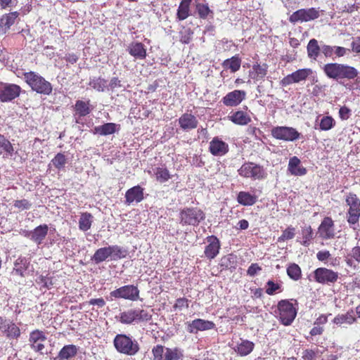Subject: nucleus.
Masks as SVG:
<instances>
[{
	"label": "nucleus",
	"mask_w": 360,
	"mask_h": 360,
	"mask_svg": "<svg viewBox=\"0 0 360 360\" xmlns=\"http://www.w3.org/2000/svg\"><path fill=\"white\" fill-rule=\"evenodd\" d=\"M326 76L343 84L344 80H352L357 77L359 71L347 64L329 63L322 67Z\"/></svg>",
	"instance_id": "obj_1"
},
{
	"label": "nucleus",
	"mask_w": 360,
	"mask_h": 360,
	"mask_svg": "<svg viewBox=\"0 0 360 360\" xmlns=\"http://www.w3.org/2000/svg\"><path fill=\"white\" fill-rule=\"evenodd\" d=\"M24 78L32 89L38 94L49 95L52 92L51 84L34 72H25Z\"/></svg>",
	"instance_id": "obj_2"
},
{
	"label": "nucleus",
	"mask_w": 360,
	"mask_h": 360,
	"mask_svg": "<svg viewBox=\"0 0 360 360\" xmlns=\"http://www.w3.org/2000/svg\"><path fill=\"white\" fill-rule=\"evenodd\" d=\"M113 343L117 352L129 356L135 355L139 350L138 342L124 334L117 335Z\"/></svg>",
	"instance_id": "obj_3"
},
{
	"label": "nucleus",
	"mask_w": 360,
	"mask_h": 360,
	"mask_svg": "<svg viewBox=\"0 0 360 360\" xmlns=\"http://www.w3.org/2000/svg\"><path fill=\"white\" fill-rule=\"evenodd\" d=\"M292 300H282L278 303V317L279 321L284 326H290L296 317L297 309L292 303Z\"/></svg>",
	"instance_id": "obj_4"
},
{
	"label": "nucleus",
	"mask_w": 360,
	"mask_h": 360,
	"mask_svg": "<svg viewBox=\"0 0 360 360\" xmlns=\"http://www.w3.org/2000/svg\"><path fill=\"white\" fill-rule=\"evenodd\" d=\"M180 224L184 225L197 226L204 220L205 214L198 207H186L179 213Z\"/></svg>",
	"instance_id": "obj_5"
},
{
	"label": "nucleus",
	"mask_w": 360,
	"mask_h": 360,
	"mask_svg": "<svg viewBox=\"0 0 360 360\" xmlns=\"http://www.w3.org/2000/svg\"><path fill=\"white\" fill-rule=\"evenodd\" d=\"M347 205L349 207L347 212V221L354 225L358 223L360 217V200L356 194L349 193L346 197Z\"/></svg>",
	"instance_id": "obj_6"
},
{
	"label": "nucleus",
	"mask_w": 360,
	"mask_h": 360,
	"mask_svg": "<svg viewBox=\"0 0 360 360\" xmlns=\"http://www.w3.org/2000/svg\"><path fill=\"white\" fill-rule=\"evenodd\" d=\"M240 176L252 179H264L266 173L264 168L253 162H245L238 170Z\"/></svg>",
	"instance_id": "obj_7"
},
{
	"label": "nucleus",
	"mask_w": 360,
	"mask_h": 360,
	"mask_svg": "<svg viewBox=\"0 0 360 360\" xmlns=\"http://www.w3.org/2000/svg\"><path fill=\"white\" fill-rule=\"evenodd\" d=\"M272 136L285 141H295L300 138V133L290 127H275L271 131Z\"/></svg>",
	"instance_id": "obj_8"
},
{
	"label": "nucleus",
	"mask_w": 360,
	"mask_h": 360,
	"mask_svg": "<svg viewBox=\"0 0 360 360\" xmlns=\"http://www.w3.org/2000/svg\"><path fill=\"white\" fill-rule=\"evenodd\" d=\"M111 297L136 301L139 299V290L134 285L122 286L110 292Z\"/></svg>",
	"instance_id": "obj_9"
},
{
	"label": "nucleus",
	"mask_w": 360,
	"mask_h": 360,
	"mask_svg": "<svg viewBox=\"0 0 360 360\" xmlns=\"http://www.w3.org/2000/svg\"><path fill=\"white\" fill-rule=\"evenodd\" d=\"M21 92L20 86L10 83H0V101L8 103L18 98Z\"/></svg>",
	"instance_id": "obj_10"
},
{
	"label": "nucleus",
	"mask_w": 360,
	"mask_h": 360,
	"mask_svg": "<svg viewBox=\"0 0 360 360\" xmlns=\"http://www.w3.org/2000/svg\"><path fill=\"white\" fill-rule=\"evenodd\" d=\"M313 74L314 71L311 68L299 69L283 77L281 81V84L286 86L293 83H299L306 80Z\"/></svg>",
	"instance_id": "obj_11"
},
{
	"label": "nucleus",
	"mask_w": 360,
	"mask_h": 360,
	"mask_svg": "<svg viewBox=\"0 0 360 360\" xmlns=\"http://www.w3.org/2000/svg\"><path fill=\"white\" fill-rule=\"evenodd\" d=\"M315 281L321 284L335 283L338 279V273L331 269L319 267L314 271Z\"/></svg>",
	"instance_id": "obj_12"
},
{
	"label": "nucleus",
	"mask_w": 360,
	"mask_h": 360,
	"mask_svg": "<svg viewBox=\"0 0 360 360\" xmlns=\"http://www.w3.org/2000/svg\"><path fill=\"white\" fill-rule=\"evenodd\" d=\"M319 17V11L314 8H311L308 9H300L294 12L290 16L289 20L292 23H296L297 22H308L315 20Z\"/></svg>",
	"instance_id": "obj_13"
},
{
	"label": "nucleus",
	"mask_w": 360,
	"mask_h": 360,
	"mask_svg": "<svg viewBox=\"0 0 360 360\" xmlns=\"http://www.w3.org/2000/svg\"><path fill=\"white\" fill-rule=\"evenodd\" d=\"M0 331L8 338L18 339L20 336L19 327L4 316H0Z\"/></svg>",
	"instance_id": "obj_14"
},
{
	"label": "nucleus",
	"mask_w": 360,
	"mask_h": 360,
	"mask_svg": "<svg viewBox=\"0 0 360 360\" xmlns=\"http://www.w3.org/2000/svg\"><path fill=\"white\" fill-rule=\"evenodd\" d=\"M46 340L45 333L34 330L30 333L29 342L32 350L37 352L43 353L45 347L44 342Z\"/></svg>",
	"instance_id": "obj_15"
},
{
	"label": "nucleus",
	"mask_w": 360,
	"mask_h": 360,
	"mask_svg": "<svg viewBox=\"0 0 360 360\" xmlns=\"http://www.w3.org/2000/svg\"><path fill=\"white\" fill-rule=\"evenodd\" d=\"M215 328V323L212 321L196 319L187 323L186 330L188 333L196 334L198 331L212 330Z\"/></svg>",
	"instance_id": "obj_16"
},
{
	"label": "nucleus",
	"mask_w": 360,
	"mask_h": 360,
	"mask_svg": "<svg viewBox=\"0 0 360 360\" xmlns=\"http://www.w3.org/2000/svg\"><path fill=\"white\" fill-rule=\"evenodd\" d=\"M246 92L243 90H234L223 97V104L228 107H236L245 99Z\"/></svg>",
	"instance_id": "obj_17"
},
{
	"label": "nucleus",
	"mask_w": 360,
	"mask_h": 360,
	"mask_svg": "<svg viewBox=\"0 0 360 360\" xmlns=\"http://www.w3.org/2000/svg\"><path fill=\"white\" fill-rule=\"evenodd\" d=\"M318 233L323 239L328 240L334 238L335 229L334 223L331 218L325 217L321 221Z\"/></svg>",
	"instance_id": "obj_18"
},
{
	"label": "nucleus",
	"mask_w": 360,
	"mask_h": 360,
	"mask_svg": "<svg viewBox=\"0 0 360 360\" xmlns=\"http://www.w3.org/2000/svg\"><path fill=\"white\" fill-rule=\"evenodd\" d=\"M144 189L140 186H135L128 189L125 193V204L130 205L133 202L139 203L144 198Z\"/></svg>",
	"instance_id": "obj_19"
},
{
	"label": "nucleus",
	"mask_w": 360,
	"mask_h": 360,
	"mask_svg": "<svg viewBox=\"0 0 360 360\" xmlns=\"http://www.w3.org/2000/svg\"><path fill=\"white\" fill-rule=\"evenodd\" d=\"M30 265V259L25 257H19L14 262V266L11 271L13 276L25 277L26 271Z\"/></svg>",
	"instance_id": "obj_20"
},
{
	"label": "nucleus",
	"mask_w": 360,
	"mask_h": 360,
	"mask_svg": "<svg viewBox=\"0 0 360 360\" xmlns=\"http://www.w3.org/2000/svg\"><path fill=\"white\" fill-rule=\"evenodd\" d=\"M210 151L213 155L222 156L229 151V146L218 137H215L210 143Z\"/></svg>",
	"instance_id": "obj_21"
},
{
	"label": "nucleus",
	"mask_w": 360,
	"mask_h": 360,
	"mask_svg": "<svg viewBox=\"0 0 360 360\" xmlns=\"http://www.w3.org/2000/svg\"><path fill=\"white\" fill-rule=\"evenodd\" d=\"M127 51L135 59L143 60L146 57V49L141 42L133 41L130 43Z\"/></svg>",
	"instance_id": "obj_22"
},
{
	"label": "nucleus",
	"mask_w": 360,
	"mask_h": 360,
	"mask_svg": "<svg viewBox=\"0 0 360 360\" xmlns=\"http://www.w3.org/2000/svg\"><path fill=\"white\" fill-rule=\"evenodd\" d=\"M207 242L208 245L205 249V255L208 259H212L218 255L220 243L219 239L214 236L207 237Z\"/></svg>",
	"instance_id": "obj_23"
},
{
	"label": "nucleus",
	"mask_w": 360,
	"mask_h": 360,
	"mask_svg": "<svg viewBox=\"0 0 360 360\" xmlns=\"http://www.w3.org/2000/svg\"><path fill=\"white\" fill-rule=\"evenodd\" d=\"M197 118L190 113H184L179 118V124L184 131H190L198 126Z\"/></svg>",
	"instance_id": "obj_24"
},
{
	"label": "nucleus",
	"mask_w": 360,
	"mask_h": 360,
	"mask_svg": "<svg viewBox=\"0 0 360 360\" xmlns=\"http://www.w3.org/2000/svg\"><path fill=\"white\" fill-rule=\"evenodd\" d=\"M288 170L294 176H303L307 174L306 168L301 165L300 160L296 156H293L290 159Z\"/></svg>",
	"instance_id": "obj_25"
},
{
	"label": "nucleus",
	"mask_w": 360,
	"mask_h": 360,
	"mask_svg": "<svg viewBox=\"0 0 360 360\" xmlns=\"http://www.w3.org/2000/svg\"><path fill=\"white\" fill-rule=\"evenodd\" d=\"M134 323L149 322L152 319L153 309L147 310L140 308L133 309Z\"/></svg>",
	"instance_id": "obj_26"
},
{
	"label": "nucleus",
	"mask_w": 360,
	"mask_h": 360,
	"mask_svg": "<svg viewBox=\"0 0 360 360\" xmlns=\"http://www.w3.org/2000/svg\"><path fill=\"white\" fill-rule=\"evenodd\" d=\"M49 227L46 224L39 225L32 231L31 240L40 245L48 233Z\"/></svg>",
	"instance_id": "obj_27"
},
{
	"label": "nucleus",
	"mask_w": 360,
	"mask_h": 360,
	"mask_svg": "<svg viewBox=\"0 0 360 360\" xmlns=\"http://www.w3.org/2000/svg\"><path fill=\"white\" fill-rule=\"evenodd\" d=\"M307 56L309 59L316 60L321 52V46L316 39H311L309 41L307 46Z\"/></svg>",
	"instance_id": "obj_28"
},
{
	"label": "nucleus",
	"mask_w": 360,
	"mask_h": 360,
	"mask_svg": "<svg viewBox=\"0 0 360 360\" xmlns=\"http://www.w3.org/2000/svg\"><path fill=\"white\" fill-rule=\"evenodd\" d=\"M78 352V348L74 345L64 346L58 353V358L60 360H70L75 357Z\"/></svg>",
	"instance_id": "obj_29"
},
{
	"label": "nucleus",
	"mask_w": 360,
	"mask_h": 360,
	"mask_svg": "<svg viewBox=\"0 0 360 360\" xmlns=\"http://www.w3.org/2000/svg\"><path fill=\"white\" fill-rule=\"evenodd\" d=\"M229 119L236 124L246 125L251 122L250 117L244 111L238 110L229 116Z\"/></svg>",
	"instance_id": "obj_30"
},
{
	"label": "nucleus",
	"mask_w": 360,
	"mask_h": 360,
	"mask_svg": "<svg viewBox=\"0 0 360 360\" xmlns=\"http://www.w3.org/2000/svg\"><path fill=\"white\" fill-rule=\"evenodd\" d=\"M120 126L115 123L108 122L94 128L95 133L102 136L110 135L118 131Z\"/></svg>",
	"instance_id": "obj_31"
},
{
	"label": "nucleus",
	"mask_w": 360,
	"mask_h": 360,
	"mask_svg": "<svg viewBox=\"0 0 360 360\" xmlns=\"http://www.w3.org/2000/svg\"><path fill=\"white\" fill-rule=\"evenodd\" d=\"M255 347V344L249 340H242L234 347L235 351L241 356H245L252 352Z\"/></svg>",
	"instance_id": "obj_32"
},
{
	"label": "nucleus",
	"mask_w": 360,
	"mask_h": 360,
	"mask_svg": "<svg viewBox=\"0 0 360 360\" xmlns=\"http://www.w3.org/2000/svg\"><path fill=\"white\" fill-rule=\"evenodd\" d=\"M238 203L244 206H251L257 202V196L249 192L240 191L237 196Z\"/></svg>",
	"instance_id": "obj_33"
},
{
	"label": "nucleus",
	"mask_w": 360,
	"mask_h": 360,
	"mask_svg": "<svg viewBox=\"0 0 360 360\" xmlns=\"http://www.w3.org/2000/svg\"><path fill=\"white\" fill-rule=\"evenodd\" d=\"M93 215L89 212H86L81 213L78 223L79 229L82 231L89 230L93 223Z\"/></svg>",
	"instance_id": "obj_34"
},
{
	"label": "nucleus",
	"mask_w": 360,
	"mask_h": 360,
	"mask_svg": "<svg viewBox=\"0 0 360 360\" xmlns=\"http://www.w3.org/2000/svg\"><path fill=\"white\" fill-rule=\"evenodd\" d=\"M241 60L238 55L225 60L222 66L225 69H230L232 72L238 71L240 68Z\"/></svg>",
	"instance_id": "obj_35"
},
{
	"label": "nucleus",
	"mask_w": 360,
	"mask_h": 360,
	"mask_svg": "<svg viewBox=\"0 0 360 360\" xmlns=\"http://www.w3.org/2000/svg\"><path fill=\"white\" fill-rule=\"evenodd\" d=\"M267 73V65L263 64L254 65L252 66V70L250 72V77L255 80L262 79Z\"/></svg>",
	"instance_id": "obj_36"
},
{
	"label": "nucleus",
	"mask_w": 360,
	"mask_h": 360,
	"mask_svg": "<svg viewBox=\"0 0 360 360\" xmlns=\"http://www.w3.org/2000/svg\"><path fill=\"white\" fill-rule=\"evenodd\" d=\"M191 0H182L179 6L176 16L179 20H184L189 15Z\"/></svg>",
	"instance_id": "obj_37"
},
{
	"label": "nucleus",
	"mask_w": 360,
	"mask_h": 360,
	"mask_svg": "<svg viewBox=\"0 0 360 360\" xmlns=\"http://www.w3.org/2000/svg\"><path fill=\"white\" fill-rule=\"evenodd\" d=\"M110 257L108 247L101 248L98 249L91 257V260L96 264H99L105 261Z\"/></svg>",
	"instance_id": "obj_38"
},
{
	"label": "nucleus",
	"mask_w": 360,
	"mask_h": 360,
	"mask_svg": "<svg viewBox=\"0 0 360 360\" xmlns=\"http://www.w3.org/2000/svg\"><path fill=\"white\" fill-rule=\"evenodd\" d=\"M110 257L111 260H117L126 257L127 250L118 245H109Z\"/></svg>",
	"instance_id": "obj_39"
},
{
	"label": "nucleus",
	"mask_w": 360,
	"mask_h": 360,
	"mask_svg": "<svg viewBox=\"0 0 360 360\" xmlns=\"http://www.w3.org/2000/svg\"><path fill=\"white\" fill-rule=\"evenodd\" d=\"M89 86L99 92H103L107 89V81L101 77L90 78Z\"/></svg>",
	"instance_id": "obj_40"
},
{
	"label": "nucleus",
	"mask_w": 360,
	"mask_h": 360,
	"mask_svg": "<svg viewBox=\"0 0 360 360\" xmlns=\"http://www.w3.org/2000/svg\"><path fill=\"white\" fill-rule=\"evenodd\" d=\"M134 312L133 309H129L127 311H124L121 312L119 316H117L115 318L117 321L123 324H132L134 323Z\"/></svg>",
	"instance_id": "obj_41"
},
{
	"label": "nucleus",
	"mask_w": 360,
	"mask_h": 360,
	"mask_svg": "<svg viewBox=\"0 0 360 360\" xmlns=\"http://www.w3.org/2000/svg\"><path fill=\"white\" fill-rule=\"evenodd\" d=\"M154 174L158 181L160 183H165L170 178L171 175L166 168L158 167L154 169Z\"/></svg>",
	"instance_id": "obj_42"
},
{
	"label": "nucleus",
	"mask_w": 360,
	"mask_h": 360,
	"mask_svg": "<svg viewBox=\"0 0 360 360\" xmlns=\"http://www.w3.org/2000/svg\"><path fill=\"white\" fill-rule=\"evenodd\" d=\"M183 356L181 349L178 348H166L164 360H179Z\"/></svg>",
	"instance_id": "obj_43"
},
{
	"label": "nucleus",
	"mask_w": 360,
	"mask_h": 360,
	"mask_svg": "<svg viewBox=\"0 0 360 360\" xmlns=\"http://www.w3.org/2000/svg\"><path fill=\"white\" fill-rule=\"evenodd\" d=\"M67 163V158L63 153H58L51 160V164H52L57 169H63Z\"/></svg>",
	"instance_id": "obj_44"
},
{
	"label": "nucleus",
	"mask_w": 360,
	"mask_h": 360,
	"mask_svg": "<svg viewBox=\"0 0 360 360\" xmlns=\"http://www.w3.org/2000/svg\"><path fill=\"white\" fill-rule=\"evenodd\" d=\"M335 124V121L331 116H324L320 120L319 129L328 131L331 129Z\"/></svg>",
	"instance_id": "obj_45"
},
{
	"label": "nucleus",
	"mask_w": 360,
	"mask_h": 360,
	"mask_svg": "<svg viewBox=\"0 0 360 360\" xmlns=\"http://www.w3.org/2000/svg\"><path fill=\"white\" fill-rule=\"evenodd\" d=\"M75 109L77 113L80 117H84L89 114L90 109L89 106V103H86L82 101H77L75 105Z\"/></svg>",
	"instance_id": "obj_46"
},
{
	"label": "nucleus",
	"mask_w": 360,
	"mask_h": 360,
	"mask_svg": "<svg viewBox=\"0 0 360 360\" xmlns=\"http://www.w3.org/2000/svg\"><path fill=\"white\" fill-rule=\"evenodd\" d=\"M287 274L290 278L297 281L301 278V269L297 264H291L287 268Z\"/></svg>",
	"instance_id": "obj_47"
},
{
	"label": "nucleus",
	"mask_w": 360,
	"mask_h": 360,
	"mask_svg": "<svg viewBox=\"0 0 360 360\" xmlns=\"http://www.w3.org/2000/svg\"><path fill=\"white\" fill-rule=\"evenodd\" d=\"M18 15L17 13H10L4 16H3L0 20V25L1 27H5L6 28H9L12 25L14 24L15 19L17 18Z\"/></svg>",
	"instance_id": "obj_48"
},
{
	"label": "nucleus",
	"mask_w": 360,
	"mask_h": 360,
	"mask_svg": "<svg viewBox=\"0 0 360 360\" xmlns=\"http://www.w3.org/2000/svg\"><path fill=\"white\" fill-rule=\"evenodd\" d=\"M302 245L309 246L311 240L313 238V232L310 226H305L302 229Z\"/></svg>",
	"instance_id": "obj_49"
},
{
	"label": "nucleus",
	"mask_w": 360,
	"mask_h": 360,
	"mask_svg": "<svg viewBox=\"0 0 360 360\" xmlns=\"http://www.w3.org/2000/svg\"><path fill=\"white\" fill-rule=\"evenodd\" d=\"M165 349L164 346L160 345L155 346L152 349L153 360H164Z\"/></svg>",
	"instance_id": "obj_50"
},
{
	"label": "nucleus",
	"mask_w": 360,
	"mask_h": 360,
	"mask_svg": "<svg viewBox=\"0 0 360 360\" xmlns=\"http://www.w3.org/2000/svg\"><path fill=\"white\" fill-rule=\"evenodd\" d=\"M354 321H355V319L349 313H347L346 314H344V315L343 314L338 315V316H335L333 319V322L335 324H342L345 322L351 324Z\"/></svg>",
	"instance_id": "obj_51"
},
{
	"label": "nucleus",
	"mask_w": 360,
	"mask_h": 360,
	"mask_svg": "<svg viewBox=\"0 0 360 360\" xmlns=\"http://www.w3.org/2000/svg\"><path fill=\"white\" fill-rule=\"evenodd\" d=\"M196 10L199 16L203 19L207 18L209 14L212 13L207 4H198Z\"/></svg>",
	"instance_id": "obj_52"
},
{
	"label": "nucleus",
	"mask_w": 360,
	"mask_h": 360,
	"mask_svg": "<svg viewBox=\"0 0 360 360\" xmlns=\"http://www.w3.org/2000/svg\"><path fill=\"white\" fill-rule=\"evenodd\" d=\"M0 147L9 155H12L13 153L14 150L12 144L4 135L1 134H0Z\"/></svg>",
	"instance_id": "obj_53"
},
{
	"label": "nucleus",
	"mask_w": 360,
	"mask_h": 360,
	"mask_svg": "<svg viewBox=\"0 0 360 360\" xmlns=\"http://www.w3.org/2000/svg\"><path fill=\"white\" fill-rule=\"evenodd\" d=\"M295 236V229L293 227H288L283 231L282 235L278 238V241L281 242L285 240H290Z\"/></svg>",
	"instance_id": "obj_54"
},
{
	"label": "nucleus",
	"mask_w": 360,
	"mask_h": 360,
	"mask_svg": "<svg viewBox=\"0 0 360 360\" xmlns=\"http://www.w3.org/2000/svg\"><path fill=\"white\" fill-rule=\"evenodd\" d=\"M281 286L279 284L275 283L272 281H269L266 283V292L270 295H274L277 290H281Z\"/></svg>",
	"instance_id": "obj_55"
},
{
	"label": "nucleus",
	"mask_w": 360,
	"mask_h": 360,
	"mask_svg": "<svg viewBox=\"0 0 360 360\" xmlns=\"http://www.w3.org/2000/svg\"><path fill=\"white\" fill-rule=\"evenodd\" d=\"M14 207L20 210H29L31 208L32 204L26 199L18 200L14 202Z\"/></svg>",
	"instance_id": "obj_56"
},
{
	"label": "nucleus",
	"mask_w": 360,
	"mask_h": 360,
	"mask_svg": "<svg viewBox=\"0 0 360 360\" xmlns=\"http://www.w3.org/2000/svg\"><path fill=\"white\" fill-rule=\"evenodd\" d=\"M350 52V50L342 46H333V56L340 58L346 56Z\"/></svg>",
	"instance_id": "obj_57"
},
{
	"label": "nucleus",
	"mask_w": 360,
	"mask_h": 360,
	"mask_svg": "<svg viewBox=\"0 0 360 360\" xmlns=\"http://www.w3.org/2000/svg\"><path fill=\"white\" fill-rule=\"evenodd\" d=\"M321 53L326 58H333V46L327 44L321 45Z\"/></svg>",
	"instance_id": "obj_58"
},
{
	"label": "nucleus",
	"mask_w": 360,
	"mask_h": 360,
	"mask_svg": "<svg viewBox=\"0 0 360 360\" xmlns=\"http://www.w3.org/2000/svg\"><path fill=\"white\" fill-rule=\"evenodd\" d=\"M37 282L39 284H41L42 287L47 289H49L51 286L53 285V283L51 279L43 276H40L37 278Z\"/></svg>",
	"instance_id": "obj_59"
},
{
	"label": "nucleus",
	"mask_w": 360,
	"mask_h": 360,
	"mask_svg": "<svg viewBox=\"0 0 360 360\" xmlns=\"http://www.w3.org/2000/svg\"><path fill=\"white\" fill-rule=\"evenodd\" d=\"M351 115V110L347 106H342L340 108L339 116L341 120H347Z\"/></svg>",
	"instance_id": "obj_60"
},
{
	"label": "nucleus",
	"mask_w": 360,
	"mask_h": 360,
	"mask_svg": "<svg viewBox=\"0 0 360 360\" xmlns=\"http://www.w3.org/2000/svg\"><path fill=\"white\" fill-rule=\"evenodd\" d=\"M108 86L110 90L113 91L117 88L122 87V84L117 77H112L110 81Z\"/></svg>",
	"instance_id": "obj_61"
},
{
	"label": "nucleus",
	"mask_w": 360,
	"mask_h": 360,
	"mask_svg": "<svg viewBox=\"0 0 360 360\" xmlns=\"http://www.w3.org/2000/svg\"><path fill=\"white\" fill-rule=\"evenodd\" d=\"M316 356V352L312 349H305L302 352V358L305 360H314Z\"/></svg>",
	"instance_id": "obj_62"
},
{
	"label": "nucleus",
	"mask_w": 360,
	"mask_h": 360,
	"mask_svg": "<svg viewBox=\"0 0 360 360\" xmlns=\"http://www.w3.org/2000/svg\"><path fill=\"white\" fill-rule=\"evenodd\" d=\"M352 50L356 53H360V37H356L351 44Z\"/></svg>",
	"instance_id": "obj_63"
},
{
	"label": "nucleus",
	"mask_w": 360,
	"mask_h": 360,
	"mask_svg": "<svg viewBox=\"0 0 360 360\" xmlns=\"http://www.w3.org/2000/svg\"><path fill=\"white\" fill-rule=\"evenodd\" d=\"M351 256L356 262L360 263V246H355L352 249Z\"/></svg>",
	"instance_id": "obj_64"
}]
</instances>
